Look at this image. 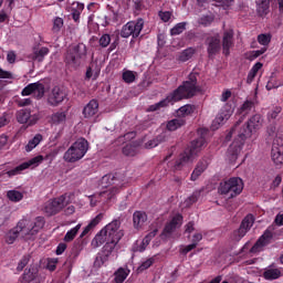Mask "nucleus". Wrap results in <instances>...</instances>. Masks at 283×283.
Instances as JSON below:
<instances>
[{
    "mask_svg": "<svg viewBox=\"0 0 283 283\" xmlns=\"http://www.w3.org/2000/svg\"><path fill=\"white\" fill-rule=\"evenodd\" d=\"M263 123L264 119H262V115L255 114L243 125L242 118L234 124L229 134L226 136V140H231L233 136H237L227 151V158L230 163H235V160H238V156H240L242 147H244V140L247 138H251V136H253V132L262 129Z\"/></svg>",
    "mask_w": 283,
    "mask_h": 283,
    "instance_id": "obj_1",
    "label": "nucleus"
},
{
    "mask_svg": "<svg viewBox=\"0 0 283 283\" xmlns=\"http://www.w3.org/2000/svg\"><path fill=\"white\" fill-rule=\"evenodd\" d=\"M198 134L200 136L190 143L189 148L186 149L185 153L180 156V158L175 163L176 170H180L182 168V165H185V163H189V160H193V156H198V154L202 151L205 145H207V139L205 138V135L207 134V129L201 128L198 130Z\"/></svg>",
    "mask_w": 283,
    "mask_h": 283,
    "instance_id": "obj_2",
    "label": "nucleus"
},
{
    "mask_svg": "<svg viewBox=\"0 0 283 283\" xmlns=\"http://www.w3.org/2000/svg\"><path fill=\"white\" fill-rule=\"evenodd\" d=\"M196 96L191 90H188L184 84L179 85L175 91L167 95L166 98L153 104L148 107V112H158L161 107H167L169 104L178 103L184 98H193Z\"/></svg>",
    "mask_w": 283,
    "mask_h": 283,
    "instance_id": "obj_3",
    "label": "nucleus"
},
{
    "mask_svg": "<svg viewBox=\"0 0 283 283\" xmlns=\"http://www.w3.org/2000/svg\"><path fill=\"white\" fill-rule=\"evenodd\" d=\"M43 160H44L43 156L39 155L15 167H13L12 164H3L1 166L2 171L0 172V176H8V178H14V176H21V174H23L25 169H30V167H39L41 163H43Z\"/></svg>",
    "mask_w": 283,
    "mask_h": 283,
    "instance_id": "obj_4",
    "label": "nucleus"
},
{
    "mask_svg": "<svg viewBox=\"0 0 283 283\" xmlns=\"http://www.w3.org/2000/svg\"><path fill=\"white\" fill-rule=\"evenodd\" d=\"M90 149V143L85 138H80L71 145V147L64 153L65 163H78L85 157Z\"/></svg>",
    "mask_w": 283,
    "mask_h": 283,
    "instance_id": "obj_5",
    "label": "nucleus"
},
{
    "mask_svg": "<svg viewBox=\"0 0 283 283\" xmlns=\"http://www.w3.org/2000/svg\"><path fill=\"white\" fill-rule=\"evenodd\" d=\"M244 190V181L240 177H232L220 182L218 191L221 196L235 198Z\"/></svg>",
    "mask_w": 283,
    "mask_h": 283,
    "instance_id": "obj_6",
    "label": "nucleus"
},
{
    "mask_svg": "<svg viewBox=\"0 0 283 283\" xmlns=\"http://www.w3.org/2000/svg\"><path fill=\"white\" fill-rule=\"evenodd\" d=\"M72 198H74V193L65 192L60 197L49 200L44 206V213H46V216H56V213H61L67 205H72Z\"/></svg>",
    "mask_w": 283,
    "mask_h": 283,
    "instance_id": "obj_7",
    "label": "nucleus"
},
{
    "mask_svg": "<svg viewBox=\"0 0 283 283\" xmlns=\"http://www.w3.org/2000/svg\"><path fill=\"white\" fill-rule=\"evenodd\" d=\"M85 56H87V46L83 43H78L67 50L64 63L69 67H74V70H76V67H81V63Z\"/></svg>",
    "mask_w": 283,
    "mask_h": 283,
    "instance_id": "obj_8",
    "label": "nucleus"
},
{
    "mask_svg": "<svg viewBox=\"0 0 283 283\" xmlns=\"http://www.w3.org/2000/svg\"><path fill=\"white\" fill-rule=\"evenodd\" d=\"M144 28L145 20H143V18H139L135 21H129L122 28L120 36L122 39H129V36H132V39H138Z\"/></svg>",
    "mask_w": 283,
    "mask_h": 283,
    "instance_id": "obj_9",
    "label": "nucleus"
},
{
    "mask_svg": "<svg viewBox=\"0 0 283 283\" xmlns=\"http://www.w3.org/2000/svg\"><path fill=\"white\" fill-rule=\"evenodd\" d=\"M102 233L108 237V240H114L115 242H120L125 232L120 230V219H115L102 229Z\"/></svg>",
    "mask_w": 283,
    "mask_h": 283,
    "instance_id": "obj_10",
    "label": "nucleus"
},
{
    "mask_svg": "<svg viewBox=\"0 0 283 283\" xmlns=\"http://www.w3.org/2000/svg\"><path fill=\"white\" fill-rule=\"evenodd\" d=\"M20 222H24L28 240H36V234L45 227V218L43 217H36L33 223L28 219H22Z\"/></svg>",
    "mask_w": 283,
    "mask_h": 283,
    "instance_id": "obj_11",
    "label": "nucleus"
},
{
    "mask_svg": "<svg viewBox=\"0 0 283 283\" xmlns=\"http://www.w3.org/2000/svg\"><path fill=\"white\" fill-rule=\"evenodd\" d=\"M273 231H275V226H270L263 232V234L256 240L254 245L250 249V253H260L263 251L264 247H269L273 242Z\"/></svg>",
    "mask_w": 283,
    "mask_h": 283,
    "instance_id": "obj_12",
    "label": "nucleus"
},
{
    "mask_svg": "<svg viewBox=\"0 0 283 283\" xmlns=\"http://www.w3.org/2000/svg\"><path fill=\"white\" fill-rule=\"evenodd\" d=\"M21 235L23 240H30L28 239V230L25 229V221H19L17 227L11 229L6 235L4 241L7 244H14L17 242V238Z\"/></svg>",
    "mask_w": 283,
    "mask_h": 283,
    "instance_id": "obj_13",
    "label": "nucleus"
},
{
    "mask_svg": "<svg viewBox=\"0 0 283 283\" xmlns=\"http://www.w3.org/2000/svg\"><path fill=\"white\" fill-rule=\"evenodd\" d=\"M17 122L20 125H28V127H32L39 123V114H33L30 108H22L15 113Z\"/></svg>",
    "mask_w": 283,
    "mask_h": 283,
    "instance_id": "obj_14",
    "label": "nucleus"
},
{
    "mask_svg": "<svg viewBox=\"0 0 283 283\" xmlns=\"http://www.w3.org/2000/svg\"><path fill=\"white\" fill-rule=\"evenodd\" d=\"M31 94H33L38 99L43 98V96H45V85L40 82L31 83L21 92L22 96H31Z\"/></svg>",
    "mask_w": 283,
    "mask_h": 283,
    "instance_id": "obj_15",
    "label": "nucleus"
},
{
    "mask_svg": "<svg viewBox=\"0 0 283 283\" xmlns=\"http://www.w3.org/2000/svg\"><path fill=\"white\" fill-rule=\"evenodd\" d=\"M271 158L274 165H283V138L276 137L272 144Z\"/></svg>",
    "mask_w": 283,
    "mask_h": 283,
    "instance_id": "obj_16",
    "label": "nucleus"
},
{
    "mask_svg": "<svg viewBox=\"0 0 283 283\" xmlns=\"http://www.w3.org/2000/svg\"><path fill=\"white\" fill-rule=\"evenodd\" d=\"M255 222V219L253 218V214H248L242 220L240 228L234 231L233 235L237 238V240H242L249 231H251V227H253V223Z\"/></svg>",
    "mask_w": 283,
    "mask_h": 283,
    "instance_id": "obj_17",
    "label": "nucleus"
},
{
    "mask_svg": "<svg viewBox=\"0 0 283 283\" xmlns=\"http://www.w3.org/2000/svg\"><path fill=\"white\" fill-rule=\"evenodd\" d=\"M206 43L208 45L207 52H208L209 59H213L216 54H218L222 49V44H220L219 34L207 38Z\"/></svg>",
    "mask_w": 283,
    "mask_h": 283,
    "instance_id": "obj_18",
    "label": "nucleus"
},
{
    "mask_svg": "<svg viewBox=\"0 0 283 283\" xmlns=\"http://www.w3.org/2000/svg\"><path fill=\"white\" fill-rule=\"evenodd\" d=\"M179 227H182V214H176L168 223H166L163 230V235L169 238L176 229H179Z\"/></svg>",
    "mask_w": 283,
    "mask_h": 283,
    "instance_id": "obj_19",
    "label": "nucleus"
},
{
    "mask_svg": "<svg viewBox=\"0 0 283 283\" xmlns=\"http://www.w3.org/2000/svg\"><path fill=\"white\" fill-rule=\"evenodd\" d=\"M147 224V212L136 210L133 213V227L136 231H142V229Z\"/></svg>",
    "mask_w": 283,
    "mask_h": 283,
    "instance_id": "obj_20",
    "label": "nucleus"
},
{
    "mask_svg": "<svg viewBox=\"0 0 283 283\" xmlns=\"http://www.w3.org/2000/svg\"><path fill=\"white\" fill-rule=\"evenodd\" d=\"M65 93L61 91L59 87H54L52 91V94L48 98L49 105H52V107H56L57 105H61L62 102L65 101Z\"/></svg>",
    "mask_w": 283,
    "mask_h": 283,
    "instance_id": "obj_21",
    "label": "nucleus"
},
{
    "mask_svg": "<svg viewBox=\"0 0 283 283\" xmlns=\"http://www.w3.org/2000/svg\"><path fill=\"white\" fill-rule=\"evenodd\" d=\"M231 48H233V30H228L223 32L222 39V50L224 56H229L231 54Z\"/></svg>",
    "mask_w": 283,
    "mask_h": 283,
    "instance_id": "obj_22",
    "label": "nucleus"
},
{
    "mask_svg": "<svg viewBox=\"0 0 283 283\" xmlns=\"http://www.w3.org/2000/svg\"><path fill=\"white\" fill-rule=\"evenodd\" d=\"M98 114V101L91 99L83 108L84 118H92Z\"/></svg>",
    "mask_w": 283,
    "mask_h": 283,
    "instance_id": "obj_23",
    "label": "nucleus"
},
{
    "mask_svg": "<svg viewBox=\"0 0 283 283\" xmlns=\"http://www.w3.org/2000/svg\"><path fill=\"white\" fill-rule=\"evenodd\" d=\"M233 111L229 106H224L218 113L216 119L213 120L214 125H224V123L231 118Z\"/></svg>",
    "mask_w": 283,
    "mask_h": 283,
    "instance_id": "obj_24",
    "label": "nucleus"
},
{
    "mask_svg": "<svg viewBox=\"0 0 283 283\" xmlns=\"http://www.w3.org/2000/svg\"><path fill=\"white\" fill-rule=\"evenodd\" d=\"M103 218H105V214L103 212L98 213L94 219L91 220V222L84 228L82 231L80 238H85L90 231L94 230L101 222L103 221Z\"/></svg>",
    "mask_w": 283,
    "mask_h": 283,
    "instance_id": "obj_25",
    "label": "nucleus"
},
{
    "mask_svg": "<svg viewBox=\"0 0 283 283\" xmlns=\"http://www.w3.org/2000/svg\"><path fill=\"white\" fill-rule=\"evenodd\" d=\"M120 189L118 187H113L111 189L104 190L99 193H97L99 198V202H109L118 193Z\"/></svg>",
    "mask_w": 283,
    "mask_h": 283,
    "instance_id": "obj_26",
    "label": "nucleus"
},
{
    "mask_svg": "<svg viewBox=\"0 0 283 283\" xmlns=\"http://www.w3.org/2000/svg\"><path fill=\"white\" fill-rule=\"evenodd\" d=\"M188 90H191L192 94L196 96L198 94V74L190 73L188 81L182 83Z\"/></svg>",
    "mask_w": 283,
    "mask_h": 283,
    "instance_id": "obj_27",
    "label": "nucleus"
},
{
    "mask_svg": "<svg viewBox=\"0 0 283 283\" xmlns=\"http://www.w3.org/2000/svg\"><path fill=\"white\" fill-rule=\"evenodd\" d=\"M49 54H50V49H48V46H42L41 49L34 48L31 59L32 61H38L39 63H43V60Z\"/></svg>",
    "mask_w": 283,
    "mask_h": 283,
    "instance_id": "obj_28",
    "label": "nucleus"
},
{
    "mask_svg": "<svg viewBox=\"0 0 283 283\" xmlns=\"http://www.w3.org/2000/svg\"><path fill=\"white\" fill-rule=\"evenodd\" d=\"M186 124H187V120L184 117H177V118L170 119L167 123L166 128L168 129V132H176V129H180V127H185Z\"/></svg>",
    "mask_w": 283,
    "mask_h": 283,
    "instance_id": "obj_29",
    "label": "nucleus"
},
{
    "mask_svg": "<svg viewBox=\"0 0 283 283\" xmlns=\"http://www.w3.org/2000/svg\"><path fill=\"white\" fill-rule=\"evenodd\" d=\"M264 280L273 282V280H280L282 277V271L280 269L270 268L263 272Z\"/></svg>",
    "mask_w": 283,
    "mask_h": 283,
    "instance_id": "obj_30",
    "label": "nucleus"
},
{
    "mask_svg": "<svg viewBox=\"0 0 283 283\" xmlns=\"http://www.w3.org/2000/svg\"><path fill=\"white\" fill-rule=\"evenodd\" d=\"M156 233H158V230H155V231L150 232L149 234H147L143 239L140 244L134 248V251H138L139 253H143V251H145V249H147V247H149V243L151 242V238L156 237Z\"/></svg>",
    "mask_w": 283,
    "mask_h": 283,
    "instance_id": "obj_31",
    "label": "nucleus"
},
{
    "mask_svg": "<svg viewBox=\"0 0 283 283\" xmlns=\"http://www.w3.org/2000/svg\"><path fill=\"white\" fill-rule=\"evenodd\" d=\"M206 170L207 161H199L190 176V180H198V178H200V176H202V174H205Z\"/></svg>",
    "mask_w": 283,
    "mask_h": 283,
    "instance_id": "obj_32",
    "label": "nucleus"
},
{
    "mask_svg": "<svg viewBox=\"0 0 283 283\" xmlns=\"http://www.w3.org/2000/svg\"><path fill=\"white\" fill-rule=\"evenodd\" d=\"M108 241H109V237H107V234L103 232V230H101L92 240V247L97 249L98 247H103V244H105V242H108Z\"/></svg>",
    "mask_w": 283,
    "mask_h": 283,
    "instance_id": "obj_33",
    "label": "nucleus"
},
{
    "mask_svg": "<svg viewBox=\"0 0 283 283\" xmlns=\"http://www.w3.org/2000/svg\"><path fill=\"white\" fill-rule=\"evenodd\" d=\"M269 8H271V0H261L258 2L256 11L259 17H266L269 14Z\"/></svg>",
    "mask_w": 283,
    "mask_h": 283,
    "instance_id": "obj_34",
    "label": "nucleus"
},
{
    "mask_svg": "<svg viewBox=\"0 0 283 283\" xmlns=\"http://www.w3.org/2000/svg\"><path fill=\"white\" fill-rule=\"evenodd\" d=\"M41 140H43V135L36 134L25 146V151H32V149H35L40 144Z\"/></svg>",
    "mask_w": 283,
    "mask_h": 283,
    "instance_id": "obj_35",
    "label": "nucleus"
},
{
    "mask_svg": "<svg viewBox=\"0 0 283 283\" xmlns=\"http://www.w3.org/2000/svg\"><path fill=\"white\" fill-rule=\"evenodd\" d=\"M252 109H255V103H253V101H245L240 107L239 114L245 116L249 112H252Z\"/></svg>",
    "mask_w": 283,
    "mask_h": 283,
    "instance_id": "obj_36",
    "label": "nucleus"
},
{
    "mask_svg": "<svg viewBox=\"0 0 283 283\" xmlns=\"http://www.w3.org/2000/svg\"><path fill=\"white\" fill-rule=\"evenodd\" d=\"M39 275V269L35 266H30L23 273V281L25 280H36V276Z\"/></svg>",
    "mask_w": 283,
    "mask_h": 283,
    "instance_id": "obj_37",
    "label": "nucleus"
},
{
    "mask_svg": "<svg viewBox=\"0 0 283 283\" xmlns=\"http://www.w3.org/2000/svg\"><path fill=\"white\" fill-rule=\"evenodd\" d=\"M7 198L11 202H21V200H23V193L19 190H9L7 192Z\"/></svg>",
    "mask_w": 283,
    "mask_h": 283,
    "instance_id": "obj_38",
    "label": "nucleus"
},
{
    "mask_svg": "<svg viewBox=\"0 0 283 283\" xmlns=\"http://www.w3.org/2000/svg\"><path fill=\"white\" fill-rule=\"evenodd\" d=\"M193 54H196V50L193 48H188L180 53L179 61H181V63H187V61L192 59Z\"/></svg>",
    "mask_w": 283,
    "mask_h": 283,
    "instance_id": "obj_39",
    "label": "nucleus"
},
{
    "mask_svg": "<svg viewBox=\"0 0 283 283\" xmlns=\"http://www.w3.org/2000/svg\"><path fill=\"white\" fill-rule=\"evenodd\" d=\"M78 231H81V223L66 232V234L64 235V242H72V240L76 238Z\"/></svg>",
    "mask_w": 283,
    "mask_h": 283,
    "instance_id": "obj_40",
    "label": "nucleus"
},
{
    "mask_svg": "<svg viewBox=\"0 0 283 283\" xmlns=\"http://www.w3.org/2000/svg\"><path fill=\"white\" fill-rule=\"evenodd\" d=\"M163 142H165V135H158L156 138L150 139L145 144V149H154V147H158Z\"/></svg>",
    "mask_w": 283,
    "mask_h": 283,
    "instance_id": "obj_41",
    "label": "nucleus"
},
{
    "mask_svg": "<svg viewBox=\"0 0 283 283\" xmlns=\"http://www.w3.org/2000/svg\"><path fill=\"white\" fill-rule=\"evenodd\" d=\"M66 118L67 115L65 114V112H57L51 116L53 125H61V123H65Z\"/></svg>",
    "mask_w": 283,
    "mask_h": 283,
    "instance_id": "obj_42",
    "label": "nucleus"
},
{
    "mask_svg": "<svg viewBox=\"0 0 283 283\" xmlns=\"http://www.w3.org/2000/svg\"><path fill=\"white\" fill-rule=\"evenodd\" d=\"M193 112H196V106L187 104L179 108L178 114H180L181 118H185V116H191Z\"/></svg>",
    "mask_w": 283,
    "mask_h": 283,
    "instance_id": "obj_43",
    "label": "nucleus"
},
{
    "mask_svg": "<svg viewBox=\"0 0 283 283\" xmlns=\"http://www.w3.org/2000/svg\"><path fill=\"white\" fill-rule=\"evenodd\" d=\"M186 30H187V22H179L170 30V34L171 36H178V34H182V32Z\"/></svg>",
    "mask_w": 283,
    "mask_h": 283,
    "instance_id": "obj_44",
    "label": "nucleus"
},
{
    "mask_svg": "<svg viewBox=\"0 0 283 283\" xmlns=\"http://www.w3.org/2000/svg\"><path fill=\"white\" fill-rule=\"evenodd\" d=\"M119 241H114L112 239H108L106 244L103 248V253H106L107 255H112L114 252V249H116V244H118Z\"/></svg>",
    "mask_w": 283,
    "mask_h": 283,
    "instance_id": "obj_45",
    "label": "nucleus"
},
{
    "mask_svg": "<svg viewBox=\"0 0 283 283\" xmlns=\"http://www.w3.org/2000/svg\"><path fill=\"white\" fill-rule=\"evenodd\" d=\"M156 262V256L149 258L146 261H144L138 268H137V273H143V271H147L150 266L154 265Z\"/></svg>",
    "mask_w": 283,
    "mask_h": 283,
    "instance_id": "obj_46",
    "label": "nucleus"
},
{
    "mask_svg": "<svg viewBox=\"0 0 283 283\" xmlns=\"http://www.w3.org/2000/svg\"><path fill=\"white\" fill-rule=\"evenodd\" d=\"M127 275H129V273H127V270L123 268L118 269L117 272L115 273V282L116 283L125 282V280H127Z\"/></svg>",
    "mask_w": 283,
    "mask_h": 283,
    "instance_id": "obj_47",
    "label": "nucleus"
},
{
    "mask_svg": "<svg viewBox=\"0 0 283 283\" xmlns=\"http://www.w3.org/2000/svg\"><path fill=\"white\" fill-rule=\"evenodd\" d=\"M280 114H282V107L276 106L273 107L272 109H270L268 112V120L271 123L272 120H276L277 116H280Z\"/></svg>",
    "mask_w": 283,
    "mask_h": 283,
    "instance_id": "obj_48",
    "label": "nucleus"
},
{
    "mask_svg": "<svg viewBox=\"0 0 283 283\" xmlns=\"http://www.w3.org/2000/svg\"><path fill=\"white\" fill-rule=\"evenodd\" d=\"M213 21H216V17H213V14H209V15H202L199 20V23L200 25H203V28H209V25H211Z\"/></svg>",
    "mask_w": 283,
    "mask_h": 283,
    "instance_id": "obj_49",
    "label": "nucleus"
},
{
    "mask_svg": "<svg viewBox=\"0 0 283 283\" xmlns=\"http://www.w3.org/2000/svg\"><path fill=\"white\" fill-rule=\"evenodd\" d=\"M107 260H109V254H106L105 252H102V254H98L95 259V266H103V264H105V262H107Z\"/></svg>",
    "mask_w": 283,
    "mask_h": 283,
    "instance_id": "obj_50",
    "label": "nucleus"
},
{
    "mask_svg": "<svg viewBox=\"0 0 283 283\" xmlns=\"http://www.w3.org/2000/svg\"><path fill=\"white\" fill-rule=\"evenodd\" d=\"M265 87L268 92H271V90H277V87H282V82H279L275 77H271L268 81V84Z\"/></svg>",
    "mask_w": 283,
    "mask_h": 283,
    "instance_id": "obj_51",
    "label": "nucleus"
},
{
    "mask_svg": "<svg viewBox=\"0 0 283 283\" xmlns=\"http://www.w3.org/2000/svg\"><path fill=\"white\" fill-rule=\"evenodd\" d=\"M63 25H64L63 18L56 17V18L53 20V28H52V31H53L54 33H59V32H61V29L63 28Z\"/></svg>",
    "mask_w": 283,
    "mask_h": 283,
    "instance_id": "obj_52",
    "label": "nucleus"
},
{
    "mask_svg": "<svg viewBox=\"0 0 283 283\" xmlns=\"http://www.w3.org/2000/svg\"><path fill=\"white\" fill-rule=\"evenodd\" d=\"M31 258L32 256H30V254L23 255L18 263L17 271L19 272L23 271L24 266H28V264H30Z\"/></svg>",
    "mask_w": 283,
    "mask_h": 283,
    "instance_id": "obj_53",
    "label": "nucleus"
},
{
    "mask_svg": "<svg viewBox=\"0 0 283 283\" xmlns=\"http://www.w3.org/2000/svg\"><path fill=\"white\" fill-rule=\"evenodd\" d=\"M122 151L124 156H135L137 148L132 144H127L126 146L123 147Z\"/></svg>",
    "mask_w": 283,
    "mask_h": 283,
    "instance_id": "obj_54",
    "label": "nucleus"
},
{
    "mask_svg": "<svg viewBox=\"0 0 283 283\" xmlns=\"http://www.w3.org/2000/svg\"><path fill=\"white\" fill-rule=\"evenodd\" d=\"M122 78L125 83H134L136 81V75L134 74L133 71H125L122 75Z\"/></svg>",
    "mask_w": 283,
    "mask_h": 283,
    "instance_id": "obj_55",
    "label": "nucleus"
},
{
    "mask_svg": "<svg viewBox=\"0 0 283 283\" xmlns=\"http://www.w3.org/2000/svg\"><path fill=\"white\" fill-rule=\"evenodd\" d=\"M214 6H217V8H223V10H227V8H231V6H233V1L234 0H213Z\"/></svg>",
    "mask_w": 283,
    "mask_h": 283,
    "instance_id": "obj_56",
    "label": "nucleus"
},
{
    "mask_svg": "<svg viewBox=\"0 0 283 283\" xmlns=\"http://www.w3.org/2000/svg\"><path fill=\"white\" fill-rule=\"evenodd\" d=\"M99 45L102 48H107L109 45V43H112V35L105 33L103 34L101 38H99V41H98Z\"/></svg>",
    "mask_w": 283,
    "mask_h": 283,
    "instance_id": "obj_57",
    "label": "nucleus"
},
{
    "mask_svg": "<svg viewBox=\"0 0 283 283\" xmlns=\"http://www.w3.org/2000/svg\"><path fill=\"white\" fill-rule=\"evenodd\" d=\"M258 41H259L260 45H269L271 43V35L264 34V33L259 34Z\"/></svg>",
    "mask_w": 283,
    "mask_h": 283,
    "instance_id": "obj_58",
    "label": "nucleus"
},
{
    "mask_svg": "<svg viewBox=\"0 0 283 283\" xmlns=\"http://www.w3.org/2000/svg\"><path fill=\"white\" fill-rule=\"evenodd\" d=\"M114 180H116V176L114 175H105L104 177H102L103 185H116Z\"/></svg>",
    "mask_w": 283,
    "mask_h": 283,
    "instance_id": "obj_59",
    "label": "nucleus"
},
{
    "mask_svg": "<svg viewBox=\"0 0 283 283\" xmlns=\"http://www.w3.org/2000/svg\"><path fill=\"white\" fill-rule=\"evenodd\" d=\"M56 264H59V259H49L46 263L48 271H56Z\"/></svg>",
    "mask_w": 283,
    "mask_h": 283,
    "instance_id": "obj_60",
    "label": "nucleus"
},
{
    "mask_svg": "<svg viewBox=\"0 0 283 283\" xmlns=\"http://www.w3.org/2000/svg\"><path fill=\"white\" fill-rule=\"evenodd\" d=\"M196 249V243L188 244L179 250V253L181 255H187V253H190V251H193Z\"/></svg>",
    "mask_w": 283,
    "mask_h": 283,
    "instance_id": "obj_61",
    "label": "nucleus"
},
{
    "mask_svg": "<svg viewBox=\"0 0 283 283\" xmlns=\"http://www.w3.org/2000/svg\"><path fill=\"white\" fill-rule=\"evenodd\" d=\"M200 198V191H195L188 199H187V203L188 205H195V202L197 200H199Z\"/></svg>",
    "mask_w": 283,
    "mask_h": 283,
    "instance_id": "obj_62",
    "label": "nucleus"
},
{
    "mask_svg": "<svg viewBox=\"0 0 283 283\" xmlns=\"http://www.w3.org/2000/svg\"><path fill=\"white\" fill-rule=\"evenodd\" d=\"M159 19L164 21V23H167L169 19H171V12L169 11H159Z\"/></svg>",
    "mask_w": 283,
    "mask_h": 283,
    "instance_id": "obj_63",
    "label": "nucleus"
},
{
    "mask_svg": "<svg viewBox=\"0 0 283 283\" xmlns=\"http://www.w3.org/2000/svg\"><path fill=\"white\" fill-rule=\"evenodd\" d=\"M264 52H266L265 48L256 50V51H252L250 54V59L253 61V60L258 59L259 56H262V54H264Z\"/></svg>",
    "mask_w": 283,
    "mask_h": 283,
    "instance_id": "obj_64",
    "label": "nucleus"
}]
</instances>
